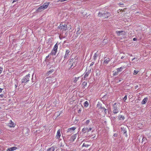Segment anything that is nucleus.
I'll return each mask as SVG.
<instances>
[{"label":"nucleus","instance_id":"nucleus-32","mask_svg":"<svg viewBox=\"0 0 151 151\" xmlns=\"http://www.w3.org/2000/svg\"><path fill=\"white\" fill-rule=\"evenodd\" d=\"M82 84L83 85V86L85 87L87 85V82H84L82 83Z\"/></svg>","mask_w":151,"mask_h":151},{"label":"nucleus","instance_id":"nucleus-33","mask_svg":"<svg viewBox=\"0 0 151 151\" xmlns=\"http://www.w3.org/2000/svg\"><path fill=\"white\" fill-rule=\"evenodd\" d=\"M142 142L144 141L146 142L147 141V139L145 137H143L142 138Z\"/></svg>","mask_w":151,"mask_h":151},{"label":"nucleus","instance_id":"nucleus-12","mask_svg":"<svg viewBox=\"0 0 151 151\" xmlns=\"http://www.w3.org/2000/svg\"><path fill=\"white\" fill-rule=\"evenodd\" d=\"M76 129V128H75L74 127H73L70 128H69L68 129V130L67 132V133L69 132H71L72 131H73L74 130Z\"/></svg>","mask_w":151,"mask_h":151},{"label":"nucleus","instance_id":"nucleus-5","mask_svg":"<svg viewBox=\"0 0 151 151\" xmlns=\"http://www.w3.org/2000/svg\"><path fill=\"white\" fill-rule=\"evenodd\" d=\"M67 24H63L62 23H61L60 24V25L58 26V28L60 30L65 31L67 29Z\"/></svg>","mask_w":151,"mask_h":151},{"label":"nucleus","instance_id":"nucleus-48","mask_svg":"<svg viewBox=\"0 0 151 151\" xmlns=\"http://www.w3.org/2000/svg\"><path fill=\"white\" fill-rule=\"evenodd\" d=\"M124 58V56H122L121 58V59H123Z\"/></svg>","mask_w":151,"mask_h":151},{"label":"nucleus","instance_id":"nucleus-30","mask_svg":"<svg viewBox=\"0 0 151 151\" xmlns=\"http://www.w3.org/2000/svg\"><path fill=\"white\" fill-rule=\"evenodd\" d=\"M89 145L88 144H85L84 143L83 144L82 146L83 147H88Z\"/></svg>","mask_w":151,"mask_h":151},{"label":"nucleus","instance_id":"nucleus-20","mask_svg":"<svg viewBox=\"0 0 151 151\" xmlns=\"http://www.w3.org/2000/svg\"><path fill=\"white\" fill-rule=\"evenodd\" d=\"M125 68V67H124V66H123L120 67V68L117 69V71L118 72H120L123 69Z\"/></svg>","mask_w":151,"mask_h":151},{"label":"nucleus","instance_id":"nucleus-6","mask_svg":"<svg viewBox=\"0 0 151 151\" xmlns=\"http://www.w3.org/2000/svg\"><path fill=\"white\" fill-rule=\"evenodd\" d=\"M119 109L116 105V103H115L113 105V113L114 114L117 113L119 112Z\"/></svg>","mask_w":151,"mask_h":151},{"label":"nucleus","instance_id":"nucleus-42","mask_svg":"<svg viewBox=\"0 0 151 151\" xmlns=\"http://www.w3.org/2000/svg\"><path fill=\"white\" fill-rule=\"evenodd\" d=\"M18 1V0H14L13 1L12 3H14V2H16V1Z\"/></svg>","mask_w":151,"mask_h":151},{"label":"nucleus","instance_id":"nucleus-31","mask_svg":"<svg viewBox=\"0 0 151 151\" xmlns=\"http://www.w3.org/2000/svg\"><path fill=\"white\" fill-rule=\"evenodd\" d=\"M90 122V120H87L86 122H85V124L86 125H88V124Z\"/></svg>","mask_w":151,"mask_h":151},{"label":"nucleus","instance_id":"nucleus-45","mask_svg":"<svg viewBox=\"0 0 151 151\" xmlns=\"http://www.w3.org/2000/svg\"><path fill=\"white\" fill-rule=\"evenodd\" d=\"M50 54H49L47 56H46V58L47 59L49 57Z\"/></svg>","mask_w":151,"mask_h":151},{"label":"nucleus","instance_id":"nucleus-40","mask_svg":"<svg viewBox=\"0 0 151 151\" xmlns=\"http://www.w3.org/2000/svg\"><path fill=\"white\" fill-rule=\"evenodd\" d=\"M137 40V39L136 38H134L133 39V40L134 41H136V40Z\"/></svg>","mask_w":151,"mask_h":151},{"label":"nucleus","instance_id":"nucleus-47","mask_svg":"<svg viewBox=\"0 0 151 151\" xmlns=\"http://www.w3.org/2000/svg\"><path fill=\"white\" fill-rule=\"evenodd\" d=\"M72 65H73V64L70 65V67L69 69L70 68H71V67L72 66Z\"/></svg>","mask_w":151,"mask_h":151},{"label":"nucleus","instance_id":"nucleus-28","mask_svg":"<svg viewBox=\"0 0 151 151\" xmlns=\"http://www.w3.org/2000/svg\"><path fill=\"white\" fill-rule=\"evenodd\" d=\"M97 56L98 55L96 53H95L94 55L93 56V59L94 60H96Z\"/></svg>","mask_w":151,"mask_h":151},{"label":"nucleus","instance_id":"nucleus-14","mask_svg":"<svg viewBox=\"0 0 151 151\" xmlns=\"http://www.w3.org/2000/svg\"><path fill=\"white\" fill-rule=\"evenodd\" d=\"M76 134H74L71 137L70 139V141L73 142L74 141V140L76 139Z\"/></svg>","mask_w":151,"mask_h":151},{"label":"nucleus","instance_id":"nucleus-38","mask_svg":"<svg viewBox=\"0 0 151 151\" xmlns=\"http://www.w3.org/2000/svg\"><path fill=\"white\" fill-rule=\"evenodd\" d=\"M3 68L2 67H0V74H1Z\"/></svg>","mask_w":151,"mask_h":151},{"label":"nucleus","instance_id":"nucleus-22","mask_svg":"<svg viewBox=\"0 0 151 151\" xmlns=\"http://www.w3.org/2000/svg\"><path fill=\"white\" fill-rule=\"evenodd\" d=\"M110 60L109 58H107L103 62L104 64H107Z\"/></svg>","mask_w":151,"mask_h":151},{"label":"nucleus","instance_id":"nucleus-46","mask_svg":"<svg viewBox=\"0 0 151 151\" xmlns=\"http://www.w3.org/2000/svg\"><path fill=\"white\" fill-rule=\"evenodd\" d=\"M33 75H32V82H34L33 80Z\"/></svg>","mask_w":151,"mask_h":151},{"label":"nucleus","instance_id":"nucleus-1","mask_svg":"<svg viewBox=\"0 0 151 151\" xmlns=\"http://www.w3.org/2000/svg\"><path fill=\"white\" fill-rule=\"evenodd\" d=\"M110 16L111 14L110 13L104 11H102L100 12L99 13L98 15L99 17H103L104 18H108Z\"/></svg>","mask_w":151,"mask_h":151},{"label":"nucleus","instance_id":"nucleus-2","mask_svg":"<svg viewBox=\"0 0 151 151\" xmlns=\"http://www.w3.org/2000/svg\"><path fill=\"white\" fill-rule=\"evenodd\" d=\"M58 48V45L57 43H56L54 47L53 48L50 54L51 55H55L57 52Z\"/></svg>","mask_w":151,"mask_h":151},{"label":"nucleus","instance_id":"nucleus-29","mask_svg":"<svg viewBox=\"0 0 151 151\" xmlns=\"http://www.w3.org/2000/svg\"><path fill=\"white\" fill-rule=\"evenodd\" d=\"M138 72H139V71L135 70H134V71L133 74L134 75H136L138 73Z\"/></svg>","mask_w":151,"mask_h":151},{"label":"nucleus","instance_id":"nucleus-44","mask_svg":"<svg viewBox=\"0 0 151 151\" xmlns=\"http://www.w3.org/2000/svg\"><path fill=\"white\" fill-rule=\"evenodd\" d=\"M138 87V85H137L135 86V89H137Z\"/></svg>","mask_w":151,"mask_h":151},{"label":"nucleus","instance_id":"nucleus-36","mask_svg":"<svg viewBox=\"0 0 151 151\" xmlns=\"http://www.w3.org/2000/svg\"><path fill=\"white\" fill-rule=\"evenodd\" d=\"M127 99V96L126 95L123 98V100L124 101H125Z\"/></svg>","mask_w":151,"mask_h":151},{"label":"nucleus","instance_id":"nucleus-43","mask_svg":"<svg viewBox=\"0 0 151 151\" xmlns=\"http://www.w3.org/2000/svg\"><path fill=\"white\" fill-rule=\"evenodd\" d=\"M3 90V89L0 88V93H1V92H2Z\"/></svg>","mask_w":151,"mask_h":151},{"label":"nucleus","instance_id":"nucleus-7","mask_svg":"<svg viewBox=\"0 0 151 151\" xmlns=\"http://www.w3.org/2000/svg\"><path fill=\"white\" fill-rule=\"evenodd\" d=\"M70 52V51L69 50H66L65 52V53L64 56V58L65 59H67L69 57V53Z\"/></svg>","mask_w":151,"mask_h":151},{"label":"nucleus","instance_id":"nucleus-26","mask_svg":"<svg viewBox=\"0 0 151 151\" xmlns=\"http://www.w3.org/2000/svg\"><path fill=\"white\" fill-rule=\"evenodd\" d=\"M87 129H88L87 128H83L82 129V132L85 133L87 131Z\"/></svg>","mask_w":151,"mask_h":151},{"label":"nucleus","instance_id":"nucleus-39","mask_svg":"<svg viewBox=\"0 0 151 151\" xmlns=\"http://www.w3.org/2000/svg\"><path fill=\"white\" fill-rule=\"evenodd\" d=\"M94 63V62H92L90 64V66L93 65Z\"/></svg>","mask_w":151,"mask_h":151},{"label":"nucleus","instance_id":"nucleus-25","mask_svg":"<svg viewBox=\"0 0 151 151\" xmlns=\"http://www.w3.org/2000/svg\"><path fill=\"white\" fill-rule=\"evenodd\" d=\"M113 75L114 76H116L118 74V72L117 71H113Z\"/></svg>","mask_w":151,"mask_h":151},{"label":"nucleus","instance_id":"nucleus-34","mask_svg":"<svg viewBox=\"0 0 151 151\" xmlns=\"http://www.w3.org/2000/svg\"><path fill=\"white\" fill-rule=\"evenodd\" d=\"M54 70H52L49 71L48 72V74H50L51 72H53Z\"/></svg>","mask_w":151,"mask_h":151},{"label":"nucleus","instance_id":"nucleus-21","mask_svg":"<svg viewBox=\"0 0 151 151\" xmlns=\"http://www.w3.org/2000/svg\"><path fill=\"white\" fill-rule=\"evenodd\" d=\"M55 147L52 146L47 150V151H54L55 150Z\"/></svg>","mask_w":151,"mask_h":151},{"label":"nucleus","instance_id":"nucleus-18","mask_svg":"<svg viewBox=\"0 0 151 151\" xmlns=\"http://www.w3.org/2000/svg\"><path fill=\"white\" fill-rule=\"evenodd\" d=\"M118 118L119 120H124L125 119V117L122 115H120L119 116Z\"/></svg>","mask_w":151,"mask_h":151},{"label":"nucleus","instance_id":"nucleus-49","mask_svg":"<svg viewBox=\"0 0 151 151\" xmlns=\"http://www.w3.org/2000/svg\"><path fill=\"white\" fill-rule=\"evenodd\" d=\"M136 58H133L132 59V61H133Z\"/></svg>","mask_w":151,"mask_h":151},{"label":"nucleus","instance_id":"nucleus-51","mask_svg":"<svg viewBox=\"0 0 151 151\" xmlns=\"http://www.w3.org/2000/svg\"><path fill=\"white\" fill-rule=\"evenodd\" d=\"M113 118L114 119H115L116 118V117H113Z\"/></svg>","mask_w":151,"mask_h":151},{"label":"nucleus","instance_id":"nucleus-4","mask_svg":"<svg viewBox=\"0 0 151 151\" xmlns=\"http://www.w3.org/2000/svg\"><path fill=\"white\" fill-rule=\"evenodd\" d=\"M97 107L99 109H103L104 111V112L105 113V114H106L108 110L107 109L105 108L104 107L102 106V104H101L100 102H98L97 105Z\"/></svg>","mask_w":151,"mask_h":151},{"label":"nucleus","instance_id":"nucleus-37","mask_svg":"<svg viewBox=\"0 0 151 151\" xmlns=\"http://www.w3.org/2000/svg\"><path fill=\"white\" fill-rule=\"evenodd\" d=\"M92 129V128H90L89 129H88H88L87 130V132H88L90 131H91V130Z\"/></svg>","mask_w":151,"mask_h":151},{"label":"nucleus","instance_id":"nucleus-3","mask_svg":"<svg viewBox=\"0 0 151 151\" xmlns=\"http://www.w3.org/2000/svg\"><path fill=\"white\" fill-rule=\"evenodd\" d=\"M30 75L28 74L24 77L22 80V83H26L29 81Z\"/></svg>","mask_w":151,"mask_h":151},{"label":"nucleus","instance_id":"nucleus-15","mask_svg":"<svg viewBox=\"0 0 151 151\" xmlns=\"http://www.w3.org/2000/svg\"><path fill=\"white\" fill-rule=\"evenodd\" d=\"M17 149V148L16 147H12L8 149L7 150V151H12L14 150H15Z\"/></svg>","mask_w":151,"mask_h":151},{"label":"nucleus","instance_id":"nucleus-17","mask_svg":"<svg viewBox=\"0 0 151 151\" xmlns=\"http://www.w3.org/2000/svg\"><path fill=\"white\" fill-rule=\"evenodd\" d=\"M76 29L77 30L76 34L77 35H80L82 31V29L81 30L80 28L78 27Z\"/></svg>","mask_w":151,"mask_h":151},{"label":"nucleus","instance_id":"nucleus-19","mask_svg":"<svg viewBox=\"0 0 151 151\" xmlns=\"http://www.w3.org/2000/svg\"><path fill=\"white\" fill-rule=\"evenodd\" d=\"M148 98H144L142 100V104H145L147 101Z\"/></svg>","mask_w":151,"mask_h":151},{"label":"nucleus","instance_id":"nucleus-41","mask_svg":"<svg viewBox=\"0 0 151 151\" xmlns=\"http://www.w3.org/2000/svg\"><path fill=\"white\" fill-rule=\"evenodd\" d=\"M123 132H124V133H126V132H127V131L125 129H124V130H123Z\"/></svg>","mask_w":151,"mask_h":151},{"label":"nucleus","instance_id":"nucleus-23","mask_svg":"<svg viewBox=\"0 0 151 151\" xmlns=\"http://www.w3.org/2000/svg\"><path fill=\"white\" fill-rule=\"evenodd\" d=\"M90 73V72L89 71H88L87 72H86V74L84 76L83 78L84 79H85L88 76Z\"/></svg>","mask_w":151,"mask_h":151},{"label":"nucleus","instance_id":"nucleus-35","mask_svg":"<svg viewBox=\"0 0 151 151\" xmlns=\"http://www.w3.org/2000/svg\"><path fill=\"white\" fill-rule=\"evenodd\" d=\"M4 94H0V98H2L4 96Z\"/></svg>","mask_w":151,"mask_h":151},{"label":"nucleus","instance_id":"nucleus-8","mask_svg":"<svg viewBox=\"0 0 151 151\" xmlns=\"http://www.w3.org/2000/svg\"><path fill=\"white\" fill-rule=\"evenodd\" d=\"M44 9L43 7L42 6H41L37 9L36 12L37 13L40 12Z\"/></svg>","mask_w":151,"mask_h":151},{"label":"nucleus","instance_id":"nucleus-16","mask_svg":"<svg viewBox=\"0 0 151 151\" xmlns=\"http://www.w3.org/2000/svg\"><path fill=\"white\" fill-rule=\"evenodd\" d=\"M108 96V95L107 94H106L105 95L103 96V97L102 98V99H103V101H105L107 99Z\"/></svg>","mask_w":151,"mask_h":151},{"label":"nucleus","instance_id":"nucleus-52","mask_svg":"<svg viewBox=\"0 0 151 151\" xmlns=\"http://www.w3.org/2000/svg\"><path fill=\"white\" fill-rule=\"evenodd\" d=\"M39 151H42V150H40Z\"/></svg>","mask_w":151,"mask_h":151},{"label":"nucleus","instance_id":"nucleus-24","mask_svg":"<svg viewBox=\"0 0 151 151\" xmlns=\"http://www.w3.org/2000/svg\"><path fill=\"white\" fill-rule=\"evenodd\" d=\"M89 105V103L88 101H86L84 104V105L85 107H87Z\"/></svg>","mask_w":151,"mask_h":151},{"label":"nucleus","instance_id":"nucleus-13","mask_svg":"<svg viewBox=\"0 0 151 151\" xmlns=\"http://www.w3.org/2000/svg\"><path fill=\"white\" fill-rule=\"evenodd\" d=\"M49 4V3L47 2V3H45L42 6L43 8L45 9H46L47 8Z\"/></svg>","mask_w":151,"mask_h":151},{"label":"nucleus","instance_id":"nucleus-9","mask_svg":"<svg viewBox=\"0 0 151 151\" xmlns=\"http://www.w3.org/2000/svg\"><path fill=\"white\" fill-rule=\"evenodd\" d=\"M117 36H120L121 35H125V32L123 31H116V32Z\"/></svg>","mask_w":151,"mask_h":151},{"label":"nucleus","instance_id":"nucleus-50","mask_svg":"<svg viewBox=\"0 0 151 151\" xmlns=\"http://www.w3.org/2000/svg\"><path fill=\"white\" fill-rule=\"evenodd\" d=\"M15 86L16 87H17V85H15Z\"/></svg>","mask_w":151,"mask_h":151},{"label":"nucleus","instance_id":"nucleus-27","mask_svg":"<svg viewBox=\"0 0 151 151\" xmlns=\"http://www.w3.org/2000/svg\"><path fill=\"white\" fill-rule=\"evenodd\" d=\"M79 77H75V80H74V83H76L77 81H78V80L79 79Z\"/></svg>","mask_w":151,"mask_h":151},{"label":"nucleus","instance_id":"nucleus-11","mask_svg":"<svg viewBox=\"0 0 151 151\" xmlns=\"http://www.w3.org/2000/svg\"><path fill=\"white\" fill-rule=\"evenodd\" d=\"M61 134L60 133V130L59 129L58 131L57 132V135L56 136V139H58L59 138Z\"/></svg>","mask_w":151,"mask_h":151},{"label":"nucleus","instance_id":"nucleus-10","mask_svg":"<svg viewBox=\"0 0 151 151\" xmlns=\"http://www.w3.org/2000/svg\"><path fill=\"white\" fill-rule=\"evenodd\" d=\"M8 126L10 127H14L15 124L12 120H10V123L8 124Z\"/></svg>","mask_w":151,"mask_h":151}]
</instances>
